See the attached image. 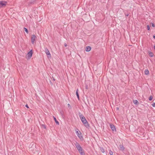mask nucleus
I'll list each match as a JSON object with an SVG mask.
<instances>
[{
  "label": "nucleus",
  "mask_w": 155,
  "mask_h": 155,
  "mask_svg": "<svg viewBox=\"0 0 155 155\" xmlns=\"http://www.w3.org/2000/svg\"><path fill=\"white\" fill-rule=\"evenodd\" d=\"M79 116L82 122L84 124V126L86 128H88L89 127V124L87 121L86 119L85 118V117L82 114H80Z\"/></svg>",
  "instance_id": "obj_1"
},
{
  "label": "nucleus",
  "mask_w": 155,
  "mask_h": 155,
  "mask_svg": "<svg viewBox=\"0 0 155 155\" xmlns=\"http://www.w3.org/2000/svg\"><path fill=\"white\" fill-rule=\"evenodd\" d=\"M30 150L31 151L34 153H35L36 150L35 145L34 143H31L29 146Z\"/></svg>",
  "instance_id": "obj_2"
},
{
  "label": "nucleus",
  "mask_w": 155,
  "mask_h": 155,
  "mask_svg": "<svg viewBox=\"0 0 155 155\" xmlns=\"http://www.w3.org/2000/svg\"><path fill=\"white\" fill-rule=\"evenodd\" d=\"M74 144L78 150L79 152L84 151V150L83 149L80 145L77 142H76L75 143H74Z\"/></svg>",
  "instance_id": "obj_3"
},
{
  "label": "nucleus",
  "mask_w": 155,
  "mask_h": 155,
  "mask_svg": "<svg viewBox=\"0 0 155 155\" xmlns=\"http://www.w3.org/2000/svg\"><path fill=\"white\" fill-rule=\"evenodd\" d=\"M76 134L79 137V138L81 140H83V136L81 135V133L80 131L78 129H77V130L76 131Z\"/></svg>",
  "instance_id": "obj_4"
},
{
  "label": "nucleus",
  "mask_w": 155,
  "mask_h": 155,
  "mask_svg": "<svg viewBox=\"0 0 155 155\" xmlns=\"http://www.w3.org/2000/svg\"><path fill=\"white\" fill-rule=\"evenodd\" d=\"M7 4V2L5 1H0V8L5 6Z\"/></svg>",
  "instance_id": "obj_5"
},
{
  "label": "nucleus",
  "mask_w": 155,
  "mask_h": 155,
  "mask_svg": "<svg viewBox=\"0 0 155 155\" xmlns=\"http://www.w3.org/2000/svg\"><path fill=\"white\" fill-rule=\"evenodd\" d=\"M45 52L46 54L47 55L48 58L50 57H51V54L48 49L46 48H45Z\"/></svg>",
  "instance_id": "obj_6"
},
{
  "label": "nucleus",
  "mask_w": 155,
  "mask_h": 155,
  "mask_svg": "<svg viewBox=\"0 0 155 155\" xmlns=\"http://www.w3.org/2000/svg\"><path fill=\"white\" fill-rule=\"evenodd\" d=\"M110 127L113 131H116V129L115 126L113 124H110Z\"/></svg>",
  "instance_id": "obj_7"
},
{
  "label": "nucleus",
  "mask_w": 155,
  "mask_h": 155,
  "mask_svg": "<svg viewBox=\"0 0 155 155\" xmlns=\"http://www.w3.org/2000/svg\"><path fill=\"white\" fill-rule=\"evenodd\" d=\"M36 38V36L35 35H32V36L31 38V42L32 44H34V41H35Z\"/></svg>",
  "instance_id": "obj_8"
},
{
  "label": "nucleus",
  "mask_w": 155,
  "mask_h": 155,
  "mask_svg": "<svg viewBox=\"0 0 155 155\" xmlns=\"http://www.w3.org/2000/svg\"><path fill=\"white\" fill-rule=\"evenodd\" d=\"M28 55L29 58H31L32 54V50H31L29 51L28 53Z\"/></svg>",
  "instance_id": "obj_9"
},
{
  "label": "nucleus",
  "mask_w": 155,
  "mask_h": 155,
  "mask_svg": "<svg viewBox=\"0 0 155 155\" xmlns=\"http://www.w3.org/2000/svg\"><path fill=\"white\" fill-rule=\"evenodd\" d=\"M91 49V48L90 46H87L86 47L85 50L86 51L88 52L90 51Z\"/></svg>",
  "instance_id": "obj_10"
},
{
  "label": "nucleus",
  "mask_w": 155,
  "mask_h": 155,
  "mask_svg": "<svg viewBox=\"0 0 155 155\" xmlns=\"http://www.w3.org/2000/svg\"><path fill=\"white\" fill-rule=\"evenodd\" d=\"M78 89H77L76 91V94L77 95V96L78 99V100H79V94H78Z\"/></svg>",
  "instance_id": "obj_11"
},
{
  "label": "nucleus",
  "mask_w": 155,
  "mask_h": 155,
  "mask_svg": "<svg viewBox=\"0 0 155 155\" xmlns=\"http://www.w3.org/2000/svg\"><path fill=\"white\" fill-rule=\"evenodd\" d=\"M144 72L145 74L148 75L149 74V71L147 69L145 70Z\"/></svg>",
  "instance_id": "obj_12"
},
{
  "label": "nucleus",
  "mask_w": 155,
  "mask_h": 155,
  "mask_svg": "<svg viewBox=\"0 0 155 155\" xmlns=\"http://www.w3.org/2000/svg\"><path fill=\"white\" fill-rule=\"evenodd\" d=\"M133 102L135 104H139L138 101L136 100H133Z\"/></svg>",
  "instance_id": "obj_13"
},
{
  "label": "nucleus",
  "mask_w": 155,
  "mask_h": 155,
  "mask_svg": "<svg viewBox=\"0 0 155 155\" xmlns=\"http://www.w3.org/2000/svg\"><path fill=\"white\" fill-rule=\"evenodd\" d=\"M54 121H55L56 123L57 124L59 125V122H58V121H57L56 118L55 117H54Z\"/></svg>",
  "instance_id": "obj_14"
},
{
  "label": "nucleus",
  "mask_w": 155,
  "mask_h": 155,
  "mask_svg": "<svg viewBox=\"0 0 155 155\" xmlns=\"http://www.w3.org/2000/svg\"><path fill=\"white\" fill-rule=\"evenodd\" d=\"M120 149L122 150H124V146H123V145H120Z\"/></svg>",
  "instance_id": "obj_15"
},
{
  "label": "nucleus",
  "mask_w": 155,
  "mask_h": 155,
  "mask_svg": "<svg viewBox=\"0 0 155 155\" xmlns=\"http://www.w3.org/2000/svg\"><path fill=\"white\" fill-rule=\"evenodd\" d=\"M79 153H80L81 155H85V153L84 151H81V152H79Z\"/></svg>",
  "instance_id": "obj_16"
},
{
  "label": "nucleus",
  "mask_w": 155,
  "mask_h": 155,
  "mask_svg": "<svg viewBox=\"0 0 155 155\" xmlns=\"http://www.w3.org/2000/svg\"><path fill=\"white\" fill-rule=\"evenodd\" d=\"M24 29L25 31L28 34V29L26 28H24Z\"/></svg>",
  "instance_id": "obj_17"
},
{
  "label": "nucleus",
  "mask_w": 155,
  "mask_h": 155,
  "mask_svg": "<svg viewBox=\"0 0 155 155\" xmlns=\"http://www.w3.org/2000/svg\"><path fill=\"white\" fill-rule=\"evenodd\" d=\"M101 150L102 153H104L105 152L104 150L103 147H101Z\"/></svg>",
  "instance_id": "obj_18"
},
{
  "label": "nucleus",
  "mask_w": 155,
  "mask_h": 155,
  "mask_svg": "<svg viewBox=\"0 0 155 155\" xmlns=\"http://www.w3.org/2000/svg\"><path fill=\"white\" fill-rule=\"evenodd\" d=\"M153 96H150L149 98V100L151 101L153 99Z\"/></svg>",
  "instance_id": "obj_19"
},
{
  "label": "nucleus",
  "mask_w": 155,
  "mask_h": 155,
  "mask_svg": "<svg viewBox=\"0 0 155 155\" xmlns=\"http://www.w3.org/2000/svg\"><path fill=\"white\" fill-rule=\"evenodd\" d=\"M149 55L151 57H153V54L151 52H150L149 53Z\"/></svg>",
  "instance_id": "obj_20"
},
{
  "label": "nucleus",
  "mask_w": 155,
  "mask_h": 155,
  "mask_svg": "<svg viewBox=\"0 0 155 155\" xmlns=\"http://www.w3.org/2000/svg\"><path fill=\"white\" fill-rule=\"evenodd\" d=\"M41 126L42 127H43L45 129H46V126L44 124H42L41 125Z\"/></svg>",
  "instance_id": "obj_21"
},
{
  "label": "nucleus",
  "mask_w": 155,
  "mask_h": 155,
  "mask_svg": "<svg viewBox=\"0 0 155 155\" xmlns=\"http://www.w3.org/2000/svg\"><path fill=\"white\" fill-rule=\"evenodd\" d=\"M109 154L110 155H113V152L111 150H110L109 151Z\"/></svg>",
  "instance_id": "obj_22"
},
{
  "label": "nucleus",
  "mask_w": 155,
  "mask_h": 155,
  "mask_svg": "<svg viewBox=\"0 0 155 155\" xmlns=\"http://www.w3.org/2000/svg\"><path fill=\"white\" fill-rule=\"evenodd\" d=\"M147 29L148 30H150V26L149 25H147Z\"/></svg>",
  "instance_id": "obj_23"
},
{
  "label": "nucleus",
  "mask_w": 155,
  "mask_h": 155,
  "mask_svg": "<svg viewBox=\"0 0 155 155\" xmlns=\"http://www.w3.org/2000/svg\"><path fill=\"white\" fill-rule=\"evenodd\" d=\"M152 106H153V107H155V103H153L152 104Z\"/></svg>",
  "instance_id": "obj_24"
},
{
  "label": "nucleus",
  "mask_w": 155,
  "mask_h": 155,
  "mask_svg": "<svg viewBox=\"0 0 155 155\" xmlns=\"http://www.w3.org/2000/svg\"><path fill=\"white\" fill-rule=\"evenodd\" d=\"M152 26L153 27H155L153 23H152Z\"/></svg>",
  "instance_id": "obj_25"
},
{
  "label": "nucleus",
  "mask_w": 155,
  "mask_h": 155,
  "mask_svg": "<svg viewBox=\"0 0 155 155\" xmlns=\"http://www.w3.org/2000/svg\"><path fill=\"white\" fill-rule=\"evenodd\" d=\"M125 16H127V17L128 16V15H129V14H125Z\"/></svg>",
  "instance_id": "obj_26"
},
{
  "label": "nucleus",
  "mask_w": 155,
  "mask_h": 155,
  "mask_svg": "<svg viewBox=\"0 0 155 155\" xmlns=\"http://www.w3.org/2000/svg\"><path fill=\"white\" fill-rule=\"evenodd\" d=\"M25 107L28 108H29V107H28V105L27 104H26L25 105Z\"/></svg>",
  "instance_id": "obj_27"
},
{
  "label": "nucleus",
  "mask_w": 155,
  "mask_h": 155,
  "mask_svg": "<svg viewBox=\"0 0 155 155\" xmlns=\"http://www.w3.org/2000/svg\"><path fill=\"white\" fill-rule=\"evenodd\" d=\"M64 46H65V47H67V44H66L65 43V44H64Z\"/></svg>",
  "instance_id": "obj_28"
},
{
  "label": "nucleus",
  "mask_w": 155,
  "mask_h": 155,
  "mask_svg": "<svg viewBox=\"0 0 155 155\" xmlns=\"http://www.w3.org/2000/svg\"><path fill=\"white\" fill-rule=\"evenodd\" d=\"M153 38L154 39H155V36H154V35L153 36Z\"/></svg>",
  "instance_id": "obj_29"
},
{
  "label": "nucleus",
  "mask_w": 155,
  "mask_h": 155,
  "mask_svg": "<svg viewBox=\"0 0 155 155\" xmlns=\"http://www.w3.org/2000/svg\"><path fill=\"white\" fill-rule=\"evenodd\" d=\"M86 89H87V86L86 87Z\"/></svg>",
  "instance_id": "obj_30"
},
{
  "label": "nucleus",
  "mask_w": 155,
  "mask_h": 155,
  "mask_svg": "<svg viewBox=\"0 0 155 155\" xmlns=\"http://www.w3.org/2000/svg\"><path fill=\"white\" fill-rule=\"evenodd\" d=\"M68 105L69 106H70V104H68Z\"/></svg>",
  "instance_id": "obj_31"
}]
</instances>
